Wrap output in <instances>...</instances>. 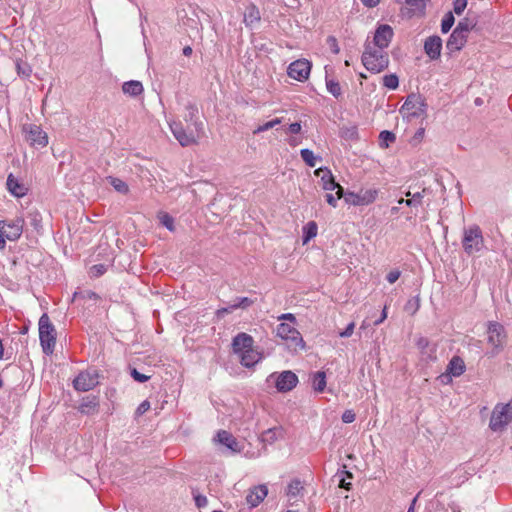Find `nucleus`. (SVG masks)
<instances>
[{"label": "nucleus", "mask_w": 512, "mask_h": 512, "mask_svg": "<svg viewBox=\"0 0 512 512\" xmlns=\"http://www.w3.org/2000/svg\"><path fill=\"white\" fill-rule=\"evenodd\" d=\"M393 36L394 32L392 27L388 24H381L375 30L373 43L371 44L374 47L385 49L390 45Z\"/></svg>", "instance_id": "nucleus-15"}, {"label": "nucleus", "mask_w": 512, "mask_h": 512, "mask_svg": "<svg viewBox=\"0 0 512 512\" xmlns=\"http://www.w3.org/2000/svg\"><path fill=\"white\" fill-rule=\"evenodd\" d=\"M260 20V12L255 5H250L244 12V23L246 26H252Z\"/></svg>", "instance_id": "nucleus-29"}, {"label": "nucleus", "mask_w": 512, "mask_h": 512, "mask_svg": "<svg viewBox=\"0 0 512 512\" xmlns=\"http://www.w3.org/2000/svg\"><path fill=\"white\" fill-rule=\"evenodd\" d=\"M327 43L330 46V49H331V51L334 54H338L339 53L340 49H339V46H338V43H337V39L334 36H329L327 38Z\"/></svg>", "instance_id": "nucleus-55"}, {"label": "nucleus", "mask_w": 512, "mask_h": 512, "mask_svg": "<svg viewBox=\"0 0 512 512\" xmlns=\"http://www.w3.org/2000/svg\"><path fill=\"white\" fill-rule=\"evenodd\" d=\"M303 490V486L300 480L294 479L292 480L287 488V495L290 499L296 498L300 495Z\"/></svg>", "instance_id": "nucleus-34"}, {"label": "nucleus", "mask_w": 512, "mask_h": 512, "mask_svg": "<svg viewBox=\"0 0 512 512\" xmlns=\"http://www.w3.org/2000/svg\"><path fill=\"white\" fill-rule=\"evenodd\" d=\"M27 218L29 220L30 225L34 228V230L40 234L42 232V215L38 210H30L28 212Z\"/></svg>", "instance_id": "nucleus-30"}, {"label": "nucleus", "mask_w": 512, "mask_h": 512, "mask_svg": "<svg viewBox=\"0 0 512 512\" xmlns=\"http://www.w3.org/2000/svg\"><path fill=\"white\" fill-rule=\"evenodd\" d=\"M253 343L254 340L251 335L244 332L238 333L232 341L233 352L237 355H240L246 351V349L253 347Z\"/></svg>", "instance_id": "nucleus-19"}, {"label": "nucleus", "mask_w": 512, "mask_h": 512, "mask_svg": "<svg viewBox=\"0 0 512 512\" xmlns=\"http://www.w3.org/2000/svg\"><path fill=\"white\" fill-rule=\"evenodd\" d=\"M344 423H352L355 420V413L352 410H346L341 416Z\"/></svg>", "instance_id": "nucleus-57"}, {"label": "nucleus", "mask_w": 512, "mask_h": 512, "mask_svg": "<svg viewBox=\"0 0 512 512\" xmlns=\"http://www.w3.org/2000/svg\"><path fill=\"white\" fill-rule=\"evenodd\" d=\"M325 199L327 201V203L332 206L333 208L337 207V204H338V200L340 198H338V195H336V197L332 194V193H327L325 195Z\"/></svg>", "instance_id": "nucleus-59"}, {"label": "nucleus", "mask_w": 512, "mask_h": 512, "mask_svg": "<svg viewBox=\"0 0 512 512\" xmlns=\"http://www.w3.org/2000/svg\"><path fill=\"white\" fill-rule=\"evenodd\" d=\"M427 103L419 94H410L407 96L400 112L405 113L408 118H419L426 115Z\"/></svg>", "instance_id": "nucleus-8"}, {"label": "nucleus", "mask_w": 512, "mask_h": 512, "mask_svg": "<svg viewBox=\"0 0 512 512\" xmlns=\"http://www.w3.org/2000/svg\"><path fill=\"white\" fill-rule=\"evenodd\" d=\"M454 22H455V18H454V15L452 12H447L443 19H442V22H441V31L442 33H448L449 30L452 28V26L454 25Z\"/></svg>", "instance_id": "nucleus-39"}, {"label": "nucleus", "mask_w": 512, "mask_h": 512, "mask_svg": "<svg viewBox=\"0 0 512 512\" xmlns=\"http://www.w3.org/2000/svg\"><path fill=\"white\" fill-rule=\"evenodd\" d=\"M462 246L464 251L469 255L477 253L483 248L484 238L478 225L470 226L468 229L464 230Z\"/></svg>", "instance_id": "nucleus-7"}, {"label": "nucleus", "mask_w": 512, "mask_h": 512, "mask_svg": "<svg viewBox=\"0 0 512 512\" xmlns=\"http://www.w3.org/2000/svg\"><path fill=\"white\" fill-rule=\"evenodd\" d=\"M237 301L238 306H240V309H247L254 303V301L248 297H238Z\"/></svg>", "instance_id": "nucleus-53"}, {"label": "nucleus", "mask_w": 512, "mask_h": 512, "mask_svg": "<svg viewBox=\"0 0 512 512\" xmlns=\"http://www.w3.org/2000/svg\"><path fill=\"white\" fill-rule=\"evenodd\" d=\"M298 383V377L292 371H283L276 380V388L279 392L292 390Z\"/></svg>", "instance_id": "nucleus-17"}, {"label": "nucleus", "mask_w": 512, "mask_h": 512, "mask_svg": "<svg viewBox=\"0 0 512 512\" xmlns=\"http://www.w3.org/2000/svg\"><path fill=\"white\" fill-rule=\"evenodd\" d=\"M300 155L302 160L309 166V167H315L316 166V160L317 157L314 156V153L312 150L308 148H304L300 150Z\"/></svg>", "instance_id": "nucleus-36"}, {"label": "nucleus", "mask_w": 512, "mask_h": 512, "mask_svg": "<svg viewBox=\"0 0 512 512\" xmlns=\"http://www.w3.org/2000/svg\"><path fill=\"white\" fill-rule=\"evenodd\" d=\"M301 131V123L300 122H294L291 123L288 127V132L291 134H298Z\"/></svg>", "instance_id": "nucleus-62"}, {"label": "nucleus", "mask_w": 512, "mask_h": 512, "mask_svg": "<svg viewBox=\"0 0 512 512\" xmlns=\"http://www.w3.org/2000/svg\"><path fill=\"white\" fill-rule=\"evenodd\" d=\"M354 328H355V323L354 322L349 323L347 325V327L342 332L339 333V336L342 338L350 337L354 332Z\"/></svg>", "instance_id": "nucleus-56"}, {"label": "nucleus", "mask_w": 512, "mask_h": 512, "mask_svg": "<svg viewBox=\"0 0 512 512\" xmlns=\"http://www.w3.org/2000/svg\"><path fill=\"white\" fill-rule=\"evenodd\" d=\"M311 71V63L306 59H298L292 62L287 69L289 77L303 82L308 79Z\"/></svg>", "instance_id": "nucleus-14"}, {"label": "nucleus", "mask_w": 512, "mask_h": 512, "mask_svg": "<svg viewBox=\"0 0 512 512\" xmlns=\"http://www.w3.org/2000/svg\"><path fill=\"white\" fill-rule=\"evenodd\" d=\"M326 87L329 93H331L336 98L342 94L340 84L337 81L326 80Z\"/></svg>", "instance_id": "nucleus-42"}, {"label": "nucleus", "mask_w": 512, "mask_h": 512, "mask_svg": "<svg viewBox=\"0 0 512 512\" xmlns=\"http://www.w3.org/2000/svg\"><path fill=\"white\" fill-rule=\"evenodd\" d=\"M236 309H240V306H238L237 298L233 302H231L227 307L218 309L216 311V315L218 318H221L225 314L232 313Z\"/></svg>", "instance_id": "nucleus-44"}, {"label": "nucleus", "mask_w": 512, "mask_h": 512, "mask_svg": "<svg viewBox=\"0 0 512 512\" xmlns=\"http://www.w3.org/2000/svg\"><path fill=\"white\" fill-rule=\"evenodd\" d=\"M429 0H405L406 4L409 5L413 11H423Z\"/></svg>", "instance_id": "nucleus-46"}, {"label": "nucleus", "mask_w": 512, "mask_h": 512, "mask_svg": "<svg viewBox=\"0 0 512 512\" xmlns=\"http://www.w3.org/2000/svg\"><path fill=\"white\" fill-rule=\"evenodd\" d=\"M314 173L316 176L320 177L322 188L325 191H333L336 189V195H338V198H342L343 187L335 181L331 171L328 168H318Z\"/></svg>", "instance_id": "nucleus-13"}, {"label": "nucleus", "mask_w": 512, "mask_h": 512, "mask_svg": "<svg viewBox=\"0 0 512 512\" xmlns=\"http://www.w3.org/2000/svg\"><path fill=\"white\" fill-rule=\"evenodd\" d=\"M281 123V120L279 118H275L271 121H268L266 123H264L263 125H260L255 131L254 133H261V132H264V131H267L269 129H272L274 128L276 125L280 124Z\"/></svg>", "instance_id": "nucleus-48"}, {"label": "nucleus", "mask_w": 512, "mask_h": 512, "mask_svg": "<svg viewBox=\"0 0 512 512\" xmlns=\"http://www.w3.org/2000/svg\"><path fill=\"white\" fill-rule=\"evenodd\" d=\"M380 145L384 148L389 147V145L396 140V136L393 132L384 130L380 132L379 135Z\"/></svg>", "instance_id": "nucleus-35"}, {"label": "nucleus", "mask_w": 512, "mask_h": 512, "mask_svg": "<svg viewBox=\"0 0 512 512\" xmlns=\"http://www.w3.org/2000/svg\"><path fill=\"white\" fill-rule=\"evenodd\" d=\"M276 334L286 341L287 347L290 350L297 351L305 348V342L300 332L295 328V325L282 322L277 326Z\"/></svg>", "instance_id": "nucleus-5"}, {"label": "nucleus", "mask_w": 512, "mask_h": 512, "mask_svg": "<svg viewBox=\"0 0 512 512\" xmlns=\"http://www.w3.org/2000/svg\"><path fill=\"white\" fill-rule=\"evenodd\" d=\"M426 189L424 188L421 192L413 193L412 198L406 199L405 204L409 207H418L422 204V199Z\"/></svg>", "instance_id": "nucleus-40"}, {"label": "nucleus", "mask_w": 512, "mask_h": 512, "mask_svg": "<svg viewBox=\"0 0 512 512\" xmlns=\"http://www.w3.org/2000/svg\"><path fill=\"white\" fill-rule=\"evenodd\" d=\"M383 86L390 89L395 90L399 86V79L396 74H388L383 77Z\"/></svg>", "instance_id": "nucleus-38"}, {"label": "nucleus", "mask_w": 512, "mask_h": 512, "mask_svg": "<svg viewBox=\"0 0 512 512\" xmlns=\"http://www.w3.org/2000/svg\"><path fill=\"white\" fill-rule=\"evenodd\" d=\"M185 109L187 113L184 116V120L186 122H190L194 127V121H200L197 116L198 108L195 104L189 102L188 104H186Z\"/></svg>", "instance_id": "nucleus-33"}, {"label": "nucleus", "mask_w": 512, "mask_h": 512, "mask_svg": "<svg viewBox=\"0 0 512 512\" xmlns=\"http://www.w3.org/2000/svg\"><path fill=\"white\" fill-rule=\"evenodd\" d=\"M311 383L313 386V389L321 393L325 390L326 387V374L323 371H317L311 375Z\"/></svg>", "instance_id": "nucleus-28"}, {"label": "nucleus", "mask_w": 512, "mask_h": 512, "mask_svg": "<svg viewBox=\"0 0 512 512\" xmlns=\"http://www.w3.org/2000/svg\"><path fill=\"white\" fill-rule=\"evenodd\" d=\"M361 61L368 71L380 73L388 68L389 55L384 49L374 47L370 42H367Z\"/></svg>", "instance_id": "nucleus-1"}, {"label": "nucleus", "mask_w": 512, "mask_h": 512, "mask_svg": "<svg viewBox=\"0 0 512 512\" xmlns=\"http://www.w3.org/2000/svg\"><path fill=\"white\" fill-rule=\"evenodd\" d=\"M215 440L233 453L241 452L242 448L237 439L226 430L218 431Z\"/></svg>", "instance_id": "nucleus-18"}, {"label": "nucleus", "mask_w": 512, "mask_h": 512, "mask_svg": "<svg viewBox=\"0 0 512 512\" xmlns=\"http://www.w3.org/2000/svg\"><path fill=\"white\" fill-rule=\"evenodd\" d=\"M15 67H16L17 74L20 77L27 79L31 76L32 68L27 62H25L21 59H17L15 62Z\"/></svg>", "instance_id": "nucleus-32"}, {"label": "nucleus", "mask_w": 512, "mask_h": 512, "mask_svg": "<svg viewBox=\"0 0 512 512\" xmlns=\"http://www.w3.org/2000/svg\"><path fill=\"white\" fill-rule=\"evenodd\" d=\"M387 318V312H386V306L384 307L382 313H381V316L378 320H376L374 322V325L375 326H378L379 324H381L385 319Z\"/></svg>", "instance_id": "nucleus-64"}, {"label": "nucleus", "mask_w": 512, "mask_h": 512, "mask_svg": "<svg viewBox=\"0 0 512 512\" xmlns=\"http://www.w3.org/2000/svg\"><path fill=\"white\" fill-rule=\"evenodd\" d=\"M98 371L95 369L80 372L73 381V386L78 391H89L98 385Z\"/></svg>", "instance_id": "nucleus-10"}, {"label": "nucleus", "mask_w": 512, "mask_h": 512, "mask_svg": "<svg viewBox=\"0 0 512 512\" xmlns=\"http://www.w3.org/2000/svg\"><path fill=\"white\" fill-rule=\"evenodd\" d=\"M278 320H286L288 323L295 325L296 324V317L292 313H285L278 317Z\"/></svg>", "instance_id": "nucleus-61"}, {"label": "nucleus", "mask_w": 512, "mask_h": 512, "mask_svg": "<svg viewBox=\"0 0 512 512\" xmlns=\"http://www.w3.org/2000/svg\"><path fill=\"white\" fill-rule=\"evenodd\" d=\"M39 339L43 353L51 355L54 352L56 345V330L54 325L50 322L49 316L44 313L39 319Z\"/></svg>", "instance_id": "nucleus-3"}, {"label": "nucleus", "mask_w": 512, "mask_h": 512, "mask_svg": "<svg viewBox=\"0 0 512 512\" xmlns=\"http://www.w3.org/2000/svg\"><path fill=\"white\" fill-rule=\"evenodd\" d=\"M26 141L34 147H45L48 144L47 134L36 124L23 125Z\"/></svg>", "instance_id": "nucleus-11"}, {"label": "nucleus", "mask_w": 512, "mask_h": 512, "mask_svg": "<svg viewBox=\"0 0 512 512\" xmlns=\"http://www.w3.org/2000/svg\"><path fill=\"white\" fill-rule=\"evenodd\" d=\"M86 300V299H89V300H97L98 299V295L91 291V290H83V291H76L74 292L73 294V300L74 301H77V300Z\"/></svg>", "instance_id": "nucleus-41"}, {"label": "nucleus", "mask_w": 512, "mask_h": 512, "mask_svg": "<svg viewBox=\"0 0 512 512\" xmlns=\"http://www.w3.org/2000/svg\"><path fill=\"white\" fill-rule=\"evenodd\" d=\"M465 369L466 366L463 359L459 356H453L447 365L446 374L459 377L465 372Z\"/></svg>", "instance_id": "nucleus-24"}, {"label": "nucleus", "mask_w": 512, "mask_h": 512, "mask_svg": "<svg viewBox=\"0 0 512 512\" xmlns=\"http://www.w3.org/2000/svg\"><path fill=\"white\" fill-rule=\"evenodd\" d=\"M477 24L478 15L474 12L468 11L467 15L457 23L455 30H458L460 33L468 37L470 31L478 30Z\"/></svg>", "instance_id": "nucleus-20"}, {"label": "nucleus", "mask_w": 512, "mask_h": 512, "mask_svg": "<svg viewBox=\"0 0 512 512\" xmlns=\"http://www.w3.org/2000/svg\"><path fill=\"white\" fill-rule=\"evenodd\" d=\"M24 227V219L16 217L11 220H0V249L6 246V240L16 241L22 233Z\"/></svg>", "instance_id": "nucleus-4"}, {"label": "nucleus", "mask_w": 512, "mask_h": 512, "mask_svg": "<svg viewBox=\"0 0 512 512\" xmlns=\"http://www.w3.org/2000/svg\"><path fill=\"white\" fill-rule=\"evenodd\" d=\"M416 346L421 351V353H424L425 350L429 347V340L425 337H420L416 341Z\"/></svg>", "instance_id": "nucleus-52"}, {"label": "nucleus", "mask_w": 512, "mask_h": 512, "mask_svg": "<svg viewBox=\"0 0 512 512\" xmlns=\"http://www.w3.org/2000/svg\"><path fill=\"white\" fill-rule=\"evenodd\" d=\"M512 421V400L506 404H497L493 411L489 422V427L493 431H501L506 425Z\"/></svg>", "instance_id": "nucleus-6"}, {"label": "nucleus", "mask_w": 512, "mask_h": 512, "mask_svg": "<svg viewBox=\"0 0 512 512\" xmlns=\"http://www.w3.org/2000/svg\"><path fill=\"white\" fill-rule=\"evenodd\" d=\"M378 189L370 188L366 190H360L358 193L343 190V196L345 202L353 206H366L373 203L378 196Z\"/></svg>", "instance_id": "nucleus-9"}, {"label": "nucleus", "mask_w": 512, "mask_h": 512, "mask_svg": "<svg viewBox=\"0 0 512 512\" xmlns=\"http://www.w3.org/2000/svg\"><path fill=\"white\" fill-rule=\"evenodd\" d=\"M170 130L179 144L187 147L196 144L205 134L202 121H194V130L187 132L181 122L172 121L169 123Z\"/></svg>", "instance_id": "nucleus-2"}, {"label": "nucleus", "mask_w": 512, "mask_h": 512, "mask_svg": "<svg viewBox=\"0 0 512 512\" xmlns=\"http://www.w3.org/2000/svg\"><path fill=\"white\" fill-rule=\"evenodd\" d=\"M99 407V400L96 396H86L82 399L79 411L83 414H94L97 412Z\"/></svg>", "instance_id": "nucleus-26"}, {"label": "nucleus", "mask_w": 512, "mask_h": 512, "mask_svg": "<svg viewBox=\"0 0 512 512\" xmlns=\"http://www.w3.org/2000/svg\"><path fill=\"white\" fill-rule=\"evenodd\" d=\"M361 1L366 7H369V8L376 7L380 3V0H361Z\"/></svg>", "instance_id": "nucleus-63"}, {"label": "nucleus", "mask_w": 512, "mask_h": 512, "mask_svg": "<svg viewBox=\"0 0 512 512\" xmlns=\"http://www.w3.org/2000/svg\"><path fill=\"white\" fill-rule=\"evenodd\" d=\"M240 362L244 367L250 368L257 364L262 359V354L251 347L246 349L240 355Z\"/></svg>", "instance_id": "nucleus-25"}, {"label": "nucleus", "mask_w": 512, "mask_h": 512, "mask_svg": "<svg viewBox=\"0 0 512 512\" xmlns=\"http://www.w3.org/2000/svg\"><path fill=\"white\" fill-rule=\"evenodd\" d=\"M6 185L8 191L17 198L24 197L28 192V188L12 173L8 175Z\"/></svg>", "instance_id": "nucleus-23"}, {"label": "nucleus", "mask_w": 512, "mask_h": 512, "mask_svg": "<svg viewBox=\"0 0 512 512\" xmlns=\"http://www.w3.org/2000/svg\"><path fill=\"white\" fill-rule=\"evenodd\" d=\"M419 308V299L409 300L405 306L406 311H411L414 314Z\"/></svg>", "instance_id": "nucleus-54"}, {"label": "nucleus", "mask_w": 512, "mask_h": 512, "mask_svg": "<svg viewBox=\"0 0 512 512\" xmlns=\"http://www.w3.org/2000/svg\"><path fill=\"white\" fill-rule=\"evenodd\" d=\"M453 6L454 12L461 15L467 6V0H455Z\"/></svg>", "instance_id": "nucleus-50"}, {"label": "nucleus", "mask_w": 512, "mask_h": 512, "mask_svg": "<svg viewBox=\"0 0 512 512\" xmlns=\"http://www.w3.org/2000/svg\"><path fill=\"white\" fill-rule=\"evenodd\" d=\"M108 180H109V183L113 186V188L122 193V194H126L128 193L129 191V187L128 185L122 181L121 179L119 178H115V177H108Z\"/></svg>", "instance_id": "nucleus-37"}, {"label": "nucleus", "mask_w": 512, "mask_h": 512, "mask_svg": "<svg viewBox=\"0 0 512 512\" xmlns=\"http://www.w3.org/2000/svg\"><path fill=\"white\" fill-rule=\"evenodd\" d=\"M401 276V271L398 269L391 270L387 276L386 279L390 284L395 283Z\"/></svg>", "instance_id": "nucleus-51"}, {"label": "nucleus", "mask_w": 512, "mask_h": 512, "mask_svg": "<svg viewBox=\"0 0 512 512\" xmlns=\"http://www.w3.org/2000/svg\"><path fill=\"white\" fill-rule=\"evenodd\" d=\"M442 39L438 35H432L424 41V52L431 60H438L441 56Z\"/></svg>", "instance_id": "nucleus-16"}, {"label": "nucleus", "mask_w": 512, "mask_h": 512, "mask_svg": "<svg viewBox=\"0 0 512 512\" xmlns=\"http://www.w3.org/2000/svg\"><path fill=\"white\" fill-rule=\"evenodd\" d=\"M268 494L266 485H259L250 490L246 496V502L250 507L258 506Z\"/></svg>", "instance_id": "nucleus-22"}, {"label": "nucleus", "mask_w": 512, "mask_h": 512, "mask_svg": "<svg viewBox=\"0 0 512 512\" xmlns=\"http://www.w3.org/2000/svg\"><path fill=\"white\" fill-rule=\"evenodd\" d=\"M122 91L124 94H127L131 97H137L143 93L144 88L140 81L130 80L123 83Z\"/></svg>", "instance_id": "nucleus-27"}, {"label": "nucleus", "mask_w": 512, "mask_h": 512, "mask_svg": "<svg viewBox=\"0 0 512 512\" xmlns=\"http://www.w3.org/2000/svg\"><path fill=\"white\" fill-rule=\"evenodd\" d=\"M195 504L198 508L205 507L207 505V498L203 495L194 496Z\"/></svg>", "instance_id": "nucleus-60"}, {"label": "nucleus", "mask_w": 512, "mask_h": 512, "mask_svg": "<svg viewBox=\"0 0 512 512\" xmlns=\"http://www.w3.org/2000/svg\"><path fill=\"white\" fill-rule=\"evenodd\" d=\"M467 39L466 35L454 29L446 42L448 53L451 55L454 52L460 51L465 46Z\"/></svg>", "instance_id": "nucleus-21"}, {"label": "nucleus", "mask_w": 512, "mask_h": 512, "mask_svg": "<svg viewBox=\"0 0 512 512\" xmlns=\"http://www.w3.org/2000/svg\"><path fill=\"white\" fill-rule=\"evenodd\" d=\"M107 271V266L104 264H95L90 268L89 274L91 277H100Z\"/></svg>", "instance_id": "nucleus-47"}, {"label": "nucleus", "mask_w": 512, "mask_h": 512, "mask_svg": "<svg viewBox=\"0 0 512 512\" xmlns=\"http://www.w3.org/2000/svg\"><path fill=\"white\" fill-rule=\"evenodd\" d=\"M488 343L493 347L492 355L497 354L504 345L506 332L500 323L492 322L488 326Z\"/></svg>", "instance_id": "nucleus-12"}, {"label": "nucleus", "mask_w": 512, "mask_h": 512, "mask_svg": "<svg viewBox=\"0 0 512 512\" xmlns=\"http://www.w3.org/2000/svg\"><path fill=\"white\" fill-rule=\"evenodd\" d=\"M149 409H150V403H149V401L145 400L142 403H140V405L137 407L136 414L138 416H140V415L144 414L145 412H147Z\"/></svg>", "instance_id": "nucleus-58"}, {"label": "nucleus", "mask_w": 512, "mask_h": 512, "mask_svg": "<svg viewBox=\"0 0 512 512\" xmlns=\"http://www.w3.org/2000/svg\"><path fill=\"white\" fill-rule=\"evenodd\" d=\"M278 432H279V430L277 428H270V429H268V430L263 432V435H262L263 439L262 440L264 442H267V443L271 444V443H273L274 441L277 440Z\"/></svg>", "instance_id": "nucleus-45"}, {"label": "nucleus", "mask_w": 512, "mask_h": 512, "mask_svg": "<svg viewBox=\"0 0 512 512\" xmlns=\"http://www.w3.org/2000/svg\"><path fill=\"white\" fill-rule=\"evenodd\" d=\"M131 377L139 383H144L150 379V376L140 373L135 368L131 369Z\"/></svg>", "instance_id": "nucleus-49"}, {"label": "nucleus", "mask_w": 512, "mask_h": 512, "mask_svg": "<svg viewBox=\"0 0 512 512\" xmlns=\"http://www.w3.org/2000/svg\"><path fill=\"white\" fill-rule=\"evenodd\" d=\"M160 223L165 226L169 231H174V219L168 213H161L159 215Z\"/></svg>", "instance_id": "nucleus-43"}, {"label": "nucleus", "mask_w": 512, "mask_h": 512, "mask_svg": "<svg viewBox=\"0 0 512 512\" xmlns=\"http://www.w3.org/2000/svg\"><path fill=\"white\" fill-rule=\"evenodd\" d=\"M317 230H318V227H317L316 222H314V221L308 222L303 227V244L308 243L311 239L316 237Z\"/></svg>", "instance_id": "nucleus-31"}]
</instances>
